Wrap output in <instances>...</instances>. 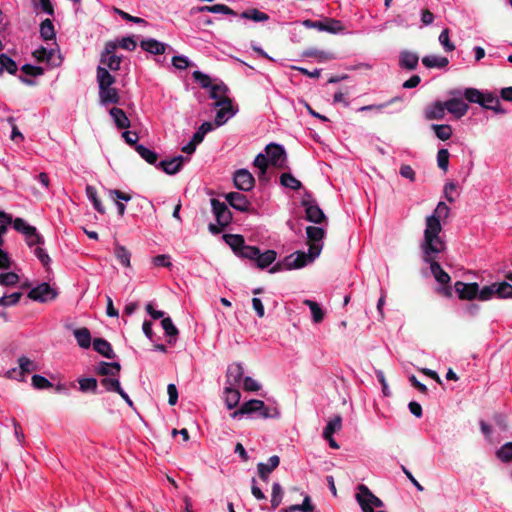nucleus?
I'll use <instances>...</instances> for the list:
<instances>
[{
    "instance_id": "19",
    "label": "nucleus",
    "mask_w": 512,
    "mask_h": 512,
    "mask_svg": "<svg viewBox=\"0 0 512 512\" xmlns=\"http://www.w3.org/2000/svg\"><path fill=\"white\" fill-rule=\"evenodd\" d=\"M280 458L277 455L271 456L267 463H258L257 470L258 475L263 481H268L270 473L278 467Z\"/></svg>"
},
{
    "instance_id": "55",
    "label": "nucleus",
    "mask_w": 512,
    "mask_h": 512,
    "mask_svg": "<svg viewBox=\"0 0 512 512\" xmlns=\"http://www.w3.org/2000/svg\"><path fill=\"white\" fill-rule=\"evenodd\" d=\"M80 390L82 392H97V380L95 378H83L79 380Z\"/></svg>"
},
{
    "instance_id": "32",
    "label": "nucleus",
    "mask_w": 512,
    "mask_h": 512,
    "mask_svg": "<svg viewBox=\"0 0 512 512\" xmlns=\"http://www.w3.org/2000/svg\"><path fill=\"white\" fill-rule=\"evenodd\" d=\"M198 12L222 13L226 15L236 16L237 13L224 4H215L211 6H201L197 8Z\"/></svg>"
},
{
    "instance_id": "48",
    "label": "nucleus",
    "mask_w": 512,
    "mask_h": 512,
    "mask_svg": "<svg viewBox=\"0 0 512 512\" xmlns=\"http://www.w3.org/2000/svg\"><path fill=\"white\" fill-rule=\"evenodd\" d=\"M308 242L318 243L325 236V230L321 227L308 226L306 228Z\"/></svg>"
},
{
    "instance_id": "9",
    "label": "nucleus",
    "mask_w": 512,
    "mask_h": 512,
    "mask_svg": "<svg viewBox=\"0 0 512 512\" xmlns=\"http://www.w3.org/2000/svg\"><path fill=\"white\" fill-rule=\"evenodd\" d=\"M454 289L460 300L472 301L477 298L479 284L476 282L465 283L462 281H456Z\"/></svg>"
},
{
    "instance_id": "31",
    "label": "nucleus",
    "mask_w": 512,
    "mask_h": 512,
    "mask_svg": "<svg viewBox=\"0 0 512 512\" xmlns=\"http://www.w3.org/2000/svg\"><path fill=\"white\" fill-rule=\"evenodd\" d=\"M18 365H19V373L21 375V378H25V376L27 374L39 370L37 363L30 360L26 356H20L18 358Z\"/></svg>"
},
{
    "instance_id": "2",
    "label": "nucleus",
    "mask_w": 512,
    "mask_h": 512,
    "mask_svg": "<svg viewBox=\"0 0 512 512\" xmlns=\"http://www.w3.org/2000/svg\"><path fill=\"white\" fill-rule=\"evenodd\" d=\"M420 247L423 253V261L430 265L431 273L436 281L442 285H448L451 277L443 270L439 262L436 261L437 255L445 251L446 243H432V251L427 248L426 243H421Z\"/></svg>"
},
{
    "instance_id": "26",
    "label": "nucleus",
    "mask_w": 512,
    "mask_h": 512,
    "mask_svg": "<svg viewBox=\"0 0 512 512\" xmlns=\"http://www.w3.org/2000/svg\"><path fill=\"white\" fill-rule=\"evenodd\" d=\"M115 77L110 74V72L102 67H97V82L99 88H109L112 87V85L115 83Z\"/></svg>"
},
{
    "instance_id": "35",
    "label": "nucleus",
    "mask_w": 512,
    "mask_h": 512,
    "mask_svg": "<svg viewBox=\"0 0 512 512\" xmlns=\"http://www.w3.org/2000/svg\"><path fill=\"white\" fill-rule=\"evenodd\" d=\"M17 69V64L12 58L6 54L0 55V74L6 71L13 75L17 72Z\"/></svg>"
},
{
    "instance_id": "62",
    "label": "nucleus",
    "mask_w": 512,
    "mask_h": 512,
    "mask_svg": "<svg viewBox=\"0 0 512 512\" xmlns=\"http://www.w3.org/2000/svg\"><path fill=\"white\" fill-rule=\"evenodd\" d=\"M22 72L25 75L37 77L44 74V69L39 66H33L31 64H25L21 67Z\"/></svg>"
},
{
    "instance_id": "20",
    "label": "nucleus",
    "mask_w": 512,
    "mask_h": 512,
    "mask_svg": "<svg viewBox=\"0 0 512 512\" xmlns=\"http://www.w3.org/2000/svg\"><path fill=\"white\" fill-rule=\"evenodd\" d=\"M94 350L108 359H114L116 357L111 344L103 338H95L93 341Z\"/></svg>"
},
{
    "instance_id": "41",
    "label": "nucleus",
    "mask_w": 512,
    "mask_h": 512,
    "mask_svg": "<svg viewBox=\"0 0 512 512\" xmlns=\"http://www.w3.org/2000/svg\"><path fill=\"white\" fill-rule=\"evenodd\" d=\"M280 183L281 185L295 191L300 190L302 187V183L290 173H282L280 176Z\"/></svg>"
},
{
    "instance_id": "36",
    "label": "nucleus",
    "mask_w": 512,
    "mask_h": 512,
    "mask_svg": "<svg viewBox=\"0 0 512 512\" xmlns=\"http://www.w3.org/2000/svg\"><path fill=\"white\" fill-rule=\"evenodd\" d=\"M438 139L446 141L452 136L453 130L449 124H433L431 126Z\"/></svg>"
},
{
    "instance_id": "23",
    "label": "nucleus",
    "mask_w": 512,
    "mask_h": 512,
    "mask_svg": "<svg viewBox=\"0 0 512 512\" xmlns=\"http://www.w3.org/2000/svg\"><path fill=\"white\" fill-rule=\"evenodd\" d=\"M140 47L151 53V54H154V55H160V54H164L165 51H166V45L162 42H159L158 40L156 39H146V40H142L140 42Z\"/></svg>"
},
{
    "instance_id": "22",
    "label": "nucleus",
    "mask_w": 512,
    "mask_h": 512,
    "mask_svg": "<svg viewBox=\"0 0 512 512\" xmlns=\"http://www.w3.org/2000/svg\"><path fill=\"white\" fill-rule=\"evenodd\" d=\"M109 113L118 129H127L130 127V120L123 109L113 107L110 109Z\"/></svg>"
},
{
    "instance_id": "44",
    "label": "nucleus",
    "mask_w": 512,
    "mask_h": 512,
    "mask_svg": "<svg viewBox=\"0 0 512 512\" xmlns=\"http://www.w3.org/2000/svg\"><path fill=\"white\" fill-rule=\"evenodd\" d=\"M86 194H87V197L89 198V200H91V202L93 203L94 208L99 213L104 214L105 213V208L102 205L100 199L98 198L96 188L91 186V185H87V187H86Z\"/></svg>"
},
{
    "instance_id": "7",
    "label": "nucleus",
    "mask_w": 512,
    "mask_h": 512,
    "mask_svg": "<svg viewBox=\"0 0 512 512\" xmlns=\"http://www.w3.org/2000/svg\"><path fill=\"white\" fill-rule=\"evenodd\" d=\"M265 151L271 165L278 169L288 168L286 165L287 155L285 149L281 145L270 143L266 146Z\"/></svg>"
},
{
    "instance_id": "10",
    "label": "nucleus",
    "mask_w": 512,
    "mask_h": 512,
    "mask_svg": "<svg viewBox=\"0 0 512 512\" xmlns=\"http://www.w3.org/2000/svg\"><path fill=\"white\" fill-rule=\"evenodd\" d=\"M213 106L215 108H219L217 110L215 121H214L216 127H219L226 122L225 117L227 114H230V115L235 114V111L233 110V106H232V100L227 96H224V97H222V99H219L218 101H216L213 104Z\"/></svg>"
},
{
    "instance_id": "38",
    "label": "nucleus",
    "mask_w": 512,
    "mask_h": 512,
    "mask_svg": "<svg viewBox=\"0 0 512 512\" xmlns=\"http://www.w3.org/2000/svg\"><path fill=\"white\" fill-rule=\"evenodd\" d=\"M136 152L149 164H155L158 160V154L142 144L135 146Z\"/></svg>"
},
{
    "instance_id": "60",
    "label": "nucleus",
    "mask_w": 512,
    "mask_h": 512,
    "mask_svg": "<svg viewBox=\"0 0 512 512\" xmlns=\"http://www.w3.org/2000/svg\"><path fill=\"white\" fill-rule=\"evenodd\" d=\"M439 42L446 52H451L455 49V45L449 39V29L445 28L439 35Z\"/></svg>"
},
{
    "instance_id": "1",
    "label": "nucleus",
    "mask_w": 512,
    "mask_h": 512,
    "mask_svg": "<svg viewBox=\"0 0 512 512\" xmlns=\"http://www.w3.org/2000/svg\"><path fill=\"white\" fill-rule=\"evenodd\" d=\"M450 208L444 202H439L432 215L426 217V228L424 230V239L422 243H426L429 250L432 251V243L440 244L445 241L440 237L442 225L440 220L449 217Z\"/></svg>"
},
{
    "instance_id": "64",
    "label": "nucleus",
    "mask_w": 512,
    "mask_h": 512,
    "mask_svg": "<svg viewBox=\"0 0 512 512\" xmlns=\"http://www.w3.org/2000/svg\"><path fill=\"white\" fill-rule=\"evenodd\" d=\"M192 76L201 84L202 88H209L212 85L211 78L201 71H194Z\"/></svg>"
},
{
    "instance_id": "13",
    "label": "nucleus",
    "mask_w": 512,
    "mask_h": 512,
    "mask_svg": "<svg viewBox=\"0 0 512 512\" xmlns=\"http://www.w3.org/2000/svg\"><path fill=\"white\" fill-rule=\"evenodd\" d=\"M226 201L231 207L241 212H249L251 209V202L248 198L239 192H230L225 195Z\"/></svg>"
},
{
    "instance_id": "50",
    "label": "nucleus",
    "mask_w": 512,
    "mask_h": 512,
    "mask_svg": "<svg viewBox=\"0 0 512 512\" xmlns=\"http://www.w3.org/2000/svg\"><path fill=\"white\" fill-rule=\"evenodd\" d=\"M12 223L13 228L16 231L24 234L25 236H27L28 234H34L35 232V227L27 224L26 221L22 218H16L12 220Z\"/></svg>"
},
{
    "instance_id": "34",
    "label": "nucleus",
    "mask_w": 512,
    "mask_h": 512,
    "mask_svg": "<svg viewBox=\"0 0 512 512\" xmlns=\"http://www.w3.org/2000/svg\"><path fill=\"white\" fill-rule=\"evenodd\" d=\"M161 325L165 331V334L169 337L168 343L169 344L174 343L176 340V337L179 334V331L176 328V326L173 324L171 318L170 317L163 318L161 321Z\"/></svg>"
},
{
    "instance_id": "49",
    "label": "nucleus",
    "mask_w": 512,
    "mask_h": 512,
    "mask_svg": "<svg viewBox=\"0 0 512 512\" xmlns=\"http://www.w3.org/2000/svg\"><path fill=\"white\" fill-rule=\"evenodd\" d=\"M283 499V489L278 482L273 483L271 493V509L275 510Z\"/></svg>"
},
{
    "instance_id": "42",
    "label": "nucleus",
    "mask_w": 512,
    "mask_h": 512,
    "mask_svg": "<svg viewBox=\"0 0 512 512\" xmlns=\"http://www.w3.org/2000/svg\"><path fill=\"white\" fill-rule=\"evenodd\" d=\"M303 304L304 305H307L310 310H311V313H312V318H313V321L315 323H320L323 321L324 319V312L323 310L321 309V307L319 306L318 303L312 301V300H309V299H305L303 301Z\"/></svg>"
},
{
    "instance_id": "40",
    "label": "nucleus",
    "mask_w": 512,
    "mask_h": 512,
    "mask_svg": "<svg viewBox=\"0 0 512 512\" xmlns=\"http://www.w3.org/2000/svg\"><path fill=\"white\" fill-rule=\"evenodd\" d=\"M323 30L325 32L331 33V34H337L342 31H344V26L341 23L340 20L334 19V18H326L325 21H323Z\"/></svg>"
},
{
    "instance_id": "24",
    "label": "nucleus",
    "mask_w": 512,
    "mask_h": 512,
    "mask_svg": "<svg viewBox=\"0 0 512 512\" xmlns=\"http://www.w3.org/2000/svg\"><path fill=\"white\" fill-rule=\"evenodd\" d=\"M419 57L410 51H403L400 54L399 65L408 70H414L418 66Z\"/></svg>"
},
{
    "instance_id": "5",
    "label": "nucleus",
    "mask_w": 512,
    "mask_h": 512,
    "mask_svg": "<svg viewBox=\"0 0 512 512\" xmlns=\"http://www.w3.org/2000/svg\"><path fill=\"white\" fill-rule=\"evenodd\" d=\"M27 296L33 301L46 303L48 301L55 300L58 296V292L52 288L49 283L43 282L38 286L31 288Z\"/></svg>"
},
{
    "instance_id": "27",
    "label": "nucleus",
    "mask_w": 512,
    "mask_h": 512,
    "mask_svg": "<svg viewBox=\"0 0 512 512\" xmlns=\"http://www.w3.org/2000/svg\"><path fill=\"white\" fill-rule=\"evenodd\" d=\"M223 239L230 246L233 252L238 256L241 250H243V245L245 243V239L240 234H224Z\"/></svg>"
},
{
    "instance_id": "8",
    "label": "nucleus",
    "mask_w": 512,
    "mask_h": 512,
    "mask_svg": "<svg viewBox=\"0 0 512 512\" xmlns=\"http://www.w3.org/2000/svg\"><path fill=\"white\" fill-rule=\"evenodd\" d=\"M212 211L216 217L217 223L222 227H227L232 222V213L224 202L218 199H211Z\"/></svg>"
},
{
    "instance_id": "29",
    "label": "nucleus",
    "mask_w": 512,
    "mask_h": 512,
    "mask_svg": "<svg viewBox=\"0 0 512 512\" xmlns=\"http://www.w3.org/2000/svg\"><path fill=\"white\" fill-rule=\"evenodd\" d=\"M73 335L81 348L88 349L91 346V334L88 328H77L73 331Z\"/></svg>"
},
{
    "instance_id": "52",
    "label": "nucleus",
    "mask_w": 512,
    "mask_h": 512,
    "mask_svg": "<svg viewBox=\"0 0 512 512\" xmlns=\"http://www.w3.org/2000/svg\"><path fill=\"white\" fill-rule=\"evenodd\" d=\"M210 98L215 99L218 101L219 99H222L221 95L224 97L225 94L228 92V87L224 83L220 84H212L210 87Z\"/></svg>"
},
{
    "instance_id": "15",
    "label": "nucleus",
    "mask_w": 512,
    "mask_h": 512,
    "mask_svg": "<svg viewBox=\"0 0 512 512\" xmlns=\"http://www.w3.org/2000/svg\"><path fill=\"white\" fill-rule=\"evenodd\" d=\"M375 495L369 490V488L363 484L358 486V492L356 494V499L359 505L361 506L363 512H374L372 508V498Z\"/></svg>"
},
{
    "instance_id": "39",
    "label": "nucleus",
    "mask_w": 512,
    "mask_h": 512,
    "mask_svg": "<svg viewBox=\"0 0 512 512\" xmlns=\"http://www.w3.org/2000/svg\"><path fill=\"white\" fill-rule=\"evenodd\" d=\"M114 254L121 265H123L124 267L131 266V264H130L131 253L126 247L117 244L115 247Z\"/></svg>"
},
{
    "instance_id": "54",
    "label": "nucleus",
    "mask_w": 512,
    "mask_h": 512,
    "mask_svg": "<svg viewBox=\"0 0 512 512\" xmlns=\"http://www.w3.org/2000/svg\"><path fill=\"white\" fill-rule=\"evenodd\" d=\"M496 454L502 462H510L512 460V442L502 445Z\"/></svg>"
},
{
    "instance_id": "16",
    "label": "nucleus",
    "mask_w": 512,
    "mask_h": 512,
    "mask_svg": "<svg viewBox=\"0 0 512 512\" xmlns=\"http://www.w3.org/2000/svg\"><path fill=\"white\" fill-rule=\"evenodd\" d=\"M445 111V102L435 101L434 103L426 106L424 109V117L428 121L442 120L445 117Z\"/></svg>"
},
{
    "instance_id": "47",
    "label": "nucleus",
    "mask_w": 512,
    "mask_h": 512,
    "mask_svg": "<svg viewBox=\"0 0 512 512\" xmlns=\"http://www.w3.org/2000/svg\"><path fill=\"white\" fill-rule=\"evenodd\" d=\"M240 16L244 19H250L255 22H263L269 19V16L266 13L261 12L256 8L248 9L242 12Z\"/></svg>"
},
{
    "instance_id": "33",
    "label": "nucleus",
    "mask_w": 512,
    "mask_h": 512,
    "mask_svg": "<svg viewBox=\"0 0 512 512\" xmlns=\"http://www.w3.org/2000/svg\"><path fill=\"white\" fill-rule=\"evenodd\" d=\"M422 63L427 68H444L449 60L442 56H425L422 58Z\"/></svg>"
},
{
    "instance_id": "30",
    "label": "nucleus",
    "mask_w": 512,
    "mask_h": 512,
    "mask_svg": "<svg viewBox=\"0 0 512 512\" xmlns=\"http://www.w3.org/2000/svg\"><path fill=\"white\" fill-rule=\"evenodd\" d=\"M277 258V253L274 250H266L264 253L259 251L256 257V266L260 269H265L270 266Z\"/></svg>"
},
{
    "instance_id": "59",
    "label": "nucleus",
    "mask_w": 512,
    "mask_h": 512,
    "mask_svg": "<svg viewBox=\"0 0 512 512\" xmlns=\"http://www.w3.org/2000/svg\"><path fill=\"white\" fill-rule=\"evenodd\" d=\"M21 297V292H14L10 295H4L0 297V306H14L20 301Z\"/></svg>"
},
{
    "instance_id": "63",
    "label": "nucleus",
    "mask_w": 512,
    "mask_h": 512,
    "mask_svg": "<svg viewBox=\"0 0 512 512\" xmlns=\"http://www.w3.org/2000/svg\"><path fill=\"white\" fill-rule=\"evenodd\" d=\"M32 385L37 389H46L52 387V383L41 375L32 376Z\"/></svg>"
},
{
    "instance_id": "46",
    "label": "nucleus",
    "mask_w": 512,
    "mask_h": 512,
    "mask_svg": "<svg viewBox=\"0 0 512 512\" xmlns=\"http://www.w3.org/2000/svg\"><path fill=\"white\" fill-rule=\"evenodd\" d=\"M342 429V418H332L323 430V438H329Z\"/></svg>"
},
{
    "instance_id": "45",
    "label": "nucleus",
    "mask_w": 512,
    "mask_h": 512,
    "mask_svg": "<svg viewBox=\"0 0 512 512\" xmlns=\"http://www.w3.org/2000/svg\"><path fill=\"white\" fill-rule=\"evenodd\" d=\"M496 297L500 299L512 298V285L506 281L496 282Z\"/></svg>"
},
{
    "instance_id": "28",
    "label": "nucleus",
    "mask_w": 512,
    "mask_h": 512,
    "mask_svg": "<svg viewBox=\"0 0 512 512\" xmlns=\"http://www.w3.org/2000/svg\"><path fill=\"white\" fill-rule=\"evenodd\" d=\"M225 404L228 409L235 408L240 401V391L237 387L226 386L225 387Z\"/></svg>"
},
{
    "instance_id": "57",
    "label": "nucleus",
    "mask_w": 512,
    "mask_h": 512,
    "mask_svg": "<svg viewBox=\"0 0 512 512\" xmlns=\"http://www.w3.org/2000/svg\"><path fill=\"white\" fill-rule=\"evenodd\" d=\"M449 151L447 149H440L437 153V164L438 167L446 172L449 166Z\"/></svg>"
},
{
    "instance_id": "51",
    "label": "nucleus",
    "mask_w": 512,
    "mask_h": 512,
    "mask_svg": "<svg viewBox=\"0 0 512 512\" xmlns=\"http://www.w3.org/2000/svg\"><path fill=\"white\" fill-rule=\"evenodd\" d=\"M496 285L492 283L491 285L484 286L482 289L479 288V292L477 298L480 301H488L496 296Z\"/></svg>"
},
{
    "instance_id": "11",
    "label": "nucleus",
    "mask_w": 512,
    "mask_h": 512,
    "mask_svg": "<svg viewBox=\"0 0 512 512\" xmlns=\"http://www.w3.org/2000/svg\"><path fill=\"white\" fill-rule=\"evenodd\" d=\"M234 185L242 191H250L255 185V178L247 169H239L234 173Z\"/></svg>"
},
{
    "instance_id": "53",
    "label": "nucleus",
    "mask_w": 512,
    "mask_h": 512,
    "mask_svg": "<svg viewBox=\"0 0 512 512\" xmlns=\"http://www.w3.org/2000/svg\"><path fill=\"white\" fill-rule=\"evenodd\" d=\"M19 280V275L15 272L0 273V285L2 286H15Z\"/></svg>"
},
{
    "instance_id": "6",
    "label": "nucleus",
    "mask_w": 512,
    "mask_h": 512,
    "mask_svg": "<svg viewBox=\"0 0 512 512\" xmlns=\"http://www.w3.org/2000/svg\"><path fill=\"white\" fill-rule=\"evenodd\" d=\"M302 206L305 207L306 219L309 222L320 224L326 220L323 210L318 206L315 200L311 199V194L306 192L302 200Z\"/></svg>"
},
{
    "instance_id": "61",
    "label": "nucleus",
    "mask_w": 512,
    "mask_h": 512,
    "mask_svg": "<svg viewBox=\"0 0 512 512\" xmlns=\"http://www.w3.org/2000/svg\"><path fill=\"white\" fill-rule=\"evenodd\" d=\"M100 383L107 391L118 392L121 388L120 382L116 378H103Z\"/></svg>"
},
{
    "instance_id": "37",
    "label": "nucleus",
    "mask_w": 512,
    "mask_h": 512,
    "mask_svg": "<svg viewBox=\"0 0 512 512\" xmlns=\"http://www.w3.org/2000/svg\"><path fill=\"white\" fill-rule=\"evenodd\" d=\"M40 36L43 40L48 41L55 38V29L50 19H45L40 24Z\"/></svg>"
},
{
    "instance_id": "3",
    "label": "nucleus",
    "mask_w": 512,
    "mask_h": 512,
    "mask_svg": "<svg viewBox=\"0 0 512 512\" xmlns=\"http://www.w3.org/2000/svg\"><path fill=\"white\" fill-rule=\"evenodd\" d=\"M463 96L468 102L479 104L482 108L492 110L496 114L507 113V110L502 107L500 99L492 92L483 93L477 88H466Z\"/></svg>"
},
{
    "instance_id": "18",
    "label": "nucleus",
    "mask_w": 512,
    "mask_h": 512,
    "mask_svg": "<svg viewBox=\"0 0 512 512\" xmlns=\"http://www.w3.org/2000/svg\"><path fill=\"white\" fill-rule=\"evenodd\" d=\"M186 160L187 158L179 155L169 160H162L158 167L161 168L166 174L174 175L180 171L184 161Z\"/></svg>"
},
{
    "instance_id": "12",
    "label": "nucleus",
    "mask_w": 512,
    "mask_h": 512,
    "mask_svg": "<svg viewBox=\"0 0 512 512\" xmlns=\"http://www.w3.org/2000/svg\"><path fill=\"white\" fill-rule=\"evenodd\" d=\"M312 262L308 253L303 251H296L285 257L286 270L300 269Z\"/></svg>"
},
{
    "instance_id": "25",
    "label": "nucleus",
    "mask_w": 512,
    "mask_h": 512,
    "mask_svg": "<svg viewBox=\"0 0 512 512\" xmlns=\"http://www.w3.org/2000/svg\"><path fill=\"white\" fill-rule=\"evenodd\" d=\"M97 373L102 376H118L121 371V365L118 362H100L97 367Z\"/></svg>"
},
{
    "instance_id": "43",
    "label": "nucleus",
    "mask_w": 512,
    "mask_h": 512,
    "mask_svg": "<svg viewBox=\"0 0 512 512\" xmlns=\"http://www.w3.org/2000/svg\"><path fill=\"white\" fill-rule=\"evenodd\" d=\"M121 62H122V56H118L116 54L100 57V63L103 65H106L112 71L119 70Z\"/></svg>"
},
{
    "instance_id": "58",
    "label": "nucleus",
    "mask_w": 512,
    "mask_h": 512,
    "mask_svg": "<svg viewBox=\"0 0 512 512\" xmlns=\"http://www.w3.org/2000/svg\"><path fill=\"white\" fill-rule=\"evenodd\" d=\"M259 250L260 249L256 246H249L244 243L243 250L240 251L238 256L255 261L256 257L258 256Z\"/></svg>"
},
{
    "instance_id": "56",
    "label": "nucleus",
    "mask_w": 512,
    "mask_h": 512,
    "mask_svg": "<svg viewBox=\"0 0 512 512\" xmlns=\"http://www.w3.org/2000/svg\"><path fill=\"white\" fill-rule=\"evenodd\" d=\"M54 55V50H47L45 47L41 46L37 50L33 52V56L37 59L39 62L47 61L49 62Z\"/></svg>"
},
{
    "instance_id": "14",
    "label": "nucleus",
    "mask_w": 512,
    "mask_h": 512,
    "mask_svg": "<svg viewBox=\"0 0 512 512\" xmlns=\"http://www.w3.org/2000/svg\"><path fill=\"white\" fill-rule=\"evenodd\" d=\"M446 110L455 118L460 119L468 112L469 106L462 99L453 97L445 101Z\"/></svg>"
},
{
    "instance_id": "21",
    "label": "nucleus",
    "mask_w": 512,
    "mask_h": 512,
    "mask_svg": "<svg viewBox=\"0 0 512 512\" xmlns=\"http://www.w3.org/2000/svg\"><path fill=\"white\" fill-rule=\"evenodd\" d=\"M99 98L103 105L117 104L120 101L119 92L114 87L99 88Z\"/></svg>"
},
{
    "instance_id": "17",
    "label": "nucleus",
    "mask_w": 512,
    "mask_h": 512,
    "mask_svg": "<svg viewBox=\"0 0 512 512\" xmlns=\"http://www.w3.org/2000/svg\"><path fill=\"white\" fill-rule=\"evenodd\" d=\"M244 368L241 363L230 364L226 371L228 386L237 387L243 378Z\"/></svg>"
},
{
    "instance_id": "4",
    "label": "nucleus",
    "mask_w": 512,
    "mask_h": 512,
    "mask_svg": "<svg viewBox=\"0 0 512 512\" xmlns=\"http://www.w3.org/2000/svg\"><path fill=\"white\" fill-rule=\"evenodd\" d=\"M256 412L259 413V416H278L280 414L276 407L266 406L262 400L251 399L243 403L231 416H243Z\"/></svg>"
}]
</instances>
